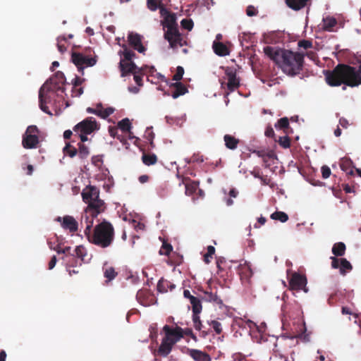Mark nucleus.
I'll use <instances>...</instances> for the list:
<instances>
[{
  "instance_id": "obj_63",
  "label": "nucleus",
  "mask_w": 361,
  "mask_h": 361,
  "mask_svg": "<svg viewBox=\"0 0 361 361\" xmlns=\"http://www.w3.org/2000/svg\"><path fill=\"white\" fill-rule=\"evenodd\" d=\"M83 93L82 87H76L72 89V95L73 97H80Z\"/></svg>"
},
{
  "instance_id": "obj_3",
  "label": "nucleus",
  "mask_w": 361,
  "mask_h": 361,
  "mask_svg": "<svg viewBox=\"0 0 361 361\" xmlns=\"http://www.w3.org/2000/svg\"><path fill=\"white\" fill-rule=\"evenodd\" d=\"M114 236L113 225L106 220H103L94 228L93 233L87 238L90 243L102 248H106L112 245Z\"/></svg>"
},
{
  "instance_id": "obj_16",
  "label": "nucleus",
  "mask_w": 361,
  "mask_h": 361,
  "mask_svg": "<svg viewBox=\"0 0 361 361\" xmlns=\"http://www.w3.org/2000/svg\"><path fill=\"white\" fill-rule=\"evenodd\" d=\"M56 221L61 223L63 228L68 230L71 233H75L78 231V224L72 216L66 215L63 218L59 216Z\"/></svg>"
},
{
  "instance_id": "obj_51",
  "label": "nucleus",
  "mask_w": 361,
  "mask_h": 361,
  "mask_svg": "<svg viewBox=\"0 0 361 361\" xmlns=\"http://www.w3.org/2000/svg\"><path fill=\"white\" fill-rule=\"evenodd\" d=\"M181 26L189 31H190L194 25L193 21L191 19L184 18L180 22Z\"/></svg>"
},
{
  "instance_id": "obj_30",
  "label": "nucleus",
  "mask_w": 361,
  "mask_h": 361,
  "mask_svg": "<svg viewBox=\"0 0 361 361\" xmlns=\"http://www.w3.org/2000/svg\"><path fill=\"white\" fill-rule=\"evenodd\" d=\"M175 287L176 286L174 284L163 279L159 280L157 284V289L161 293H166L168 291L169 289L170 290H172L173 289L175 288Z\"/></svg>"
},
{
  "instance_id": "obj_38",
  "label": "nucleus",
  "mask_w": 361,
  "mask_h": 361,
  "mask_svg": "<svg viewBox=\"0 0 361 361\" xmlns=\"http://www.w3.org/2000/svg\"><path fill=\"white\" fill-rule=\"evenodd\" d=\"M340 263H341V265H340L339 271H340L341 274L345 275V274L348 271H350V270H352L353 267H352L351 264L350 263V262H348L346 259L341 258Z\"/></svg>"
},
{
  "instance_id": "obj_2",
  "label": "nucleus",
  "mask_w": 361,
  "mask_h": 361,
  "mask_svg": "<svg viewBox=\"0 0 361 361\" xmlns=\"http://www.w3.org/2000/svg\"><path fill=\"white\" fill-rule=\"evenodd\" d=\"M325 78L328 85L332 87L341 84L350 87L358 86L361 84V65L356 69L346 64H338L333 71L326 72Z\"/></svg>"
},
{
  "instance_id": "obj_44",
  "label": "nucleus",
  "mask_w": 361,
  "mask_h": 361,
  "mask_svg": "<svg viewBox=\"0 0 361 361\" xmlns=\"http://www.w3.org/2000/svg\"><path fill=\"white\" fill-rule=\"evenodd\" d=\"M274 140L283 148L287 149L290 146V139L288 135L279 136L278 139L276 137Z\"/></svg>"
},
{
  "instance_id": "obj_46",
  "label": "nucleus",
  "mask_w": 361,
  "mask_h": 361,
  "mask_svg": "<svg viewBox=\"0 0 361 361\" xmlns=\"http://www.w3.org/2000/svg\"><path fill=\"white\" fill-rule=\"evenodd\" d=\"M78 155L80 159H83L88 157L90 154L89 148L82 142L78 143Z\"/></svg>"
},
{
  "instance_id": "obj_13",
  "label": "nucleus",
  "mask_w": 361,
  "mask_h": 361,
  "mask_svg": "<svg viewBox=\"0 0 361 361\" xmlns=\"http://www.w3.org/2000/svg\"><path fill=\"white\" fill-rule=\"evenodd\" d=\"M106 204L100 198L87 203L85 212L93 216H98L106 210Z\"/></svg>"
},
{
  "instance_id": "obj_24",
  "label": "nucleus",
  "mask_w": 361,
  "mask_h": 361,
  "mask_svg": "<svg viewBox=\"0 0 361 361\" xmlns=\"http://www.w3.org/2000/svg\"><path fill=\"white\" fill-rule=\"evenodd\" d=\"M183 183L185 184V195L188 196L193 195L196 192L200 184L199 181L191 180L190 178H184Z\"/></svg>"
},
{
  "instance_id": "obj_60",
  "label": "nucleus",
  "mask_w": 361,
  "mask_h": 361,
  "mask_svg": "<svg viewBox=\"0 0 361 361\" xmlns=\"http://www.w3.org/2000/svg\"><path fill=\"white\" fill-rule=\"evenodd\" d=\"M246 13L248 16H255L257 14V11L253 6H248L246 8Z\"/></svg>"
},
{
  "instance_id": "obj_1",
  "label": "nucleus",
  "mask_w": 361,
  "mask_h": 361,
  "mask_svg": "<svg viewBox=\"0 0 361 361\" xmlns=\"http://www.w3.org/2000/svg\"><path fill=\"white\" fill-rule=\"evenodd\" d=\"M264 52L288 75L295 76L302 70L304 63L302 54L270 46L265 47Z\"/></svg>"
},
{
  "instance_id": "obj_9",
  "label": "nucleus",
  "mask_w": 361,
  "mask_h": 361,
  "mask_svg": "<svg viewBox=\"0 0 361 361\" xmlns=\"http://www.w3.org/2000/svg\"><path fill=\"white\" fill-rule=\"evenodd\" d=\"M97 129V123L93 117H88L75 126L73 130L75 133L91 134Z\"/></svg>"
},
{
  "instance_id": "obj_23",
  "label": "nucleus",
  "mask_w": 361,
  "mask_h": 361,
  "mask_svg": "<svg viewBox=\"0 0 361 361\" xmlns=\"http://www.w3.org/2000/svg\"><path fill=\"white\" fill-rule=\"evenodd\" d=\"M97 217V216H91L90 214H87L85 212H84V214H82L81 224H85L84 233L86 237L92 233V228L93 226L94 219Z\"/></svg>"
},
{
  "instance_id": "obj_45",
  "label": "nucleus",
  "mask_w": 361,
  "mask_h": 361,
  "mask_svg": "<svg viewBox=\"0 0 361 361\" xmlns=\"http://www.w3.org/2000/svg\"><path fill=\"white\" fill-rule=\"evenodd\" d=\"M337 22L334 18H326L323 20V29L326 31H331L336 25Z\"/></svg>"
},
{
  "instance_id": "obj_34",
  "label": "nucleus",
  "mask_w": 361,
  "mask_h": 361,
  "mask_svg": "<svg viewBox=\"0 0 361 361\" xmlns=\"http://www.w3.org/2000/svg\"><path fill=\"white\" fill-rule=\"evenodd\" d=\"M345 245L343 243H336L333 245L332 253L335 257H342L345 255Z\"/></svg>"
},
{
  "instance_id": "obj_36",
  "label": "nucleus",
  "mask_w": 361,
  "mask_h": 361,
  "mask_svg": "<svg viewBox=\"0 0 361 361\" xmlns=\"http://www.w3.org/2000/svg\"><path fill=\"white\" fill-rule=\"evenodd\" d=\"M190 302L192 305V314H200L202 310V302L200 298L197 297H194L191 298Z\"/></svg>"
},
{
  "instance_id": "obj_28",
  "label": "nucleus",
  "mask_w": 361,
  "mask_h": 361,
  "mask_svg": "<svg viewBox=\"0 0 361 361\" xmlns=\"http://www.w3.org/2000/svg\"><path fill=\"white\" fill-rule=\"evenodd\" d=\"M214 53L220 56H225L229 54L228 48L222 42H214L212 45Z\"/></svg>"
},
{
  "instance_id": "obj_62",
  "label": "nucleus",
  "mask_w": 361,
  "mask_h": 361,
  "mask_svg": "<svg viewBox=\"0 0 361 361\" xmlns=\"http://www.w3.org/2000/svg\"><path fill=\"white\" fill-rule=\"evenodd\" d=\"M331 267L334 269H339L340 265H341V263H340L341 259H338L336 257H331Z\"/></svg>"
},
{
  "instance_id": "obj_57",
  "label": "nucleus",
  "mask_w": 361,
  "mask_h": 361,
  "mask_svg": "<svg viewBox=\"0 0 361 361\" xmlns=\"http://www.w3.org/2000/svg\"><path fill=\"white\" fill-rule=\"evenodd\" d=\"M274 157V155L272 152H268L264 157L262 158L265 167H269L270 166L269 161L271 159H273Z\"/></svg>"
},
{
  "instance_id": "obj_26",
  "label": "nucleus",
  "mask_w": 361,
  "mask_h": 361,
  "mask_svg": "<svg viewBox=\"0 0 361 361\" xmlns=\"http://www.w3.org/2000/svg\"><path fill=\"white\" fill-rule=\"evenodd\" d=\"M173 345L170 341L163 338L161 343L157 350V354L162 357L168 356L171 352Z\"/></svg>"
},
{
  "instance_id": "obj_12",
  "label": "nucleus",
  "mask_w": 361,
  "mask_h": 361,
  "mask_svg": "<svg viewBox=\"0 0 361 361\" xmlns=\"http://www.w3.org/2000/svg\"><path fill=\"white\" fill-rule=\"evenodd\" d=\"M47 244L51 250H55L58 254H64L65 257H63L62 259L66 260L69 266H74L73 263L71 262V260L74 259V255H72L70 252L71 250V247L66 246L61 248V243H58L56 245H52V238L47 240Z\"/></svg>"
},
{
  "instance_id": "obj_17",
  "label": "nucleus",
  "mask_w": 361,
  "mask_h": 361,
  "mask_svg": "<svg viewBox=\"0 0 361 361\" xmlns=\"http://www.w3.org/2000/svg\"><path fill=\"white\" fill-rule=\"evenodd\" d=\"M82 197L83 201L87 204L99 198V190L95 186L89 185L82 192Z\"/></svg>"
},
{
  "instance_id": "obj_47",
  "label": "nucleus",
  "mask_w": 361,
  "mask_h": 361,
  "mask_svg": "<svg viewBox=\"0 0 361 361\" xmlns=\"http://www.w3.org/2000/svg\"><path fill=\"white\" fill-rule=\"evenodd\" d=\"M63 151L65 154L71 158L74 157L78 154V149L70 143H67Z\"/></svg>"
},
{
  "instance_id": "obj_14",
  "label": "nucleus",
  "mask_w": 361,
  "mask_h": 361,
  "mask_svg": "<svg viewBox=\"0 0 361 361\" xmlns=\"http://www.w3.org/2000/svg\"><path fill=\"white\" fill-rule=\"evenodd\" d=\"M238 271L242 283L243 284L250 285L251 283V279L253 276V271L251 269V266L247 262H245L243 264H239Z\"/></svg>"
},
{
  "instance_id": "obj_4",
  "label": "nucleus",
  "mask_w": 361,
  "mask_h": 361,
  "mask_svg": "<svg viewBox=\"0 0 361 361\" xmlns=\"http://www.w3.org/2000/svg\"><path fill=\"white\" fill-rule=\"evenodd\" d=\"M65 80L66 78L64 74L61 71H57L40 87L39 91V107L42 111L51 114L49 111V107L46 105V104L50 101V97L48 96V93L56 90L64 92V88L60 85H63Z\"/></svg>"
},
{
  "instance_id": "obj_33",
  "label": "nucleus",
  "mask_w": 361,
  "mask_h": 361,
  "mask_svg": "<svg viewBox=\"0 0 361 361\" xmlns=\"http://www.w3.org/2000/svg\"><path fill=\"white\" fill-rule=\"evenodd\" d=\"M87 250L85 247L82 245H79L75 247L74 250V258L77 257L78 259H80L81 262L85 261V257L87 256ZM73 261H75V259L73 260H71V262L73 263Z\"/></svg>"
},
{
  "instance_id": "obj_7",
  "label": "nucleus",
  "mask_w": 361,
  "mask_h": 361,
  "mask_svg": "<svg viewBox=\"0 0 361 361\" xmlns=\"http://www.w3.org/2000/svg\"><path fill=\"white\" fill-rule=\"evenodd\" d=\"M289 289L292 290H302L307 293L309 288L307 287V279L305 275L298 272H293L289 279Z\"/></svg>"
},
{
  "instance_id": "obj_59",
  "label": "nucleus",
  "mask_w": 361,
  "mask_h": 361,
  "mask_svg": "<svg viewBox=\"0 0 361 361\" xmlns=\"http://www.w3.org/2000/svg\"><path fill=\"white\" fill-rule=\"evenodd\" d=\"M264 134L267 137H272L275 140V138L276 137V135H275V133H274V129L273 128L271 127V126L269 125L268 126H267L266 128V130H265V132H264Z\"/></svg>"
},
{
  "instance_id": "obj_50",
  "label": "nucleus",
  "mask_w": 361,
  "mask_h": 361,
  "mask_svg": "<svg viewBox=\"0 0 361 361\" xmlns=\"http://www.w3.org/2000/svg\"><path fill=\"white\" fill-rule=\"evenodd\" d=\"M209 324L212 327L216 334H220L222 332L221 324L219 322L212 320L209 323Z\"/></svg>"
},
{
  "instance_id": "obj_21",
  "label": "nucleus",
  "mask_w": 361,
  "mask_h": 361,
  "mask_svg": "<svg viewBox=\"0 0 361 361\" xmlns=\"http://www.w3.org/2000/svg\"><path fill=\"white\" fill-rule=\"evenodd\" d=\"M312 0H285L286 4L290 9L298 11L311 4Z\"/></svg>"
},
{
  "instance_id": "obj_42",
  "label": "nucleus",
  "mask_w": 361,
  "mask_h": 361,
  "mask_svg": "<svg viewBox=\"0 0 361 361\" xmlns=\"http://www.w3.org/2000/svg\"><path fill=\"white\" fill-rule=\"evenodd\" d=\"M271 219L285 223L288 220V216L283 212L276 211L271 214Z\"/></svg>"
},
{
  "instance_id": "obj_22",
  "label": "nucleus",
  "mask_w": 361,
  "mask_h": 361,
  "mask_svg": "<svg viewBox=\"0 0 361 361\" xmlns=\"http://www.w3.org/2000/svg\"><path fill=\"white\" fill-rule=\"evenodd\" d=\"M170 88L173 89L171 95L173 99H176L188 92L186 86L180 82L171 83Z\"/></svg>"
},
{
  "instance_id": "obj_53",
  "label": "nucleus",
  "mask_w": 361,
  "mask_h": 361,
  "mask_svg": "<svg viewBox=\"0 0 361 361\" xmlns=\"http://www.w3.org/2000/svg\"><path fill=\"white\" fill-rule=\"evenodd\" d=\"M281 311L283 312V315L285 317H290V304L286 302H284V304L281 307Z\"/></svg>"
},
{
  "instance_id": "obj_29",
  "label": "nucleus",
  "mask_w": 361,
  "mask_h": 361,
  "mask_svg": "<svg viewBox=\"0 0 361 361\" xmlns=\"http://www.w3.org/2000/svg\"><path fill=\"white\" fill-rule=\"evenodd\" d=\"M224 140L226 147L231 150L235 149L240 142L239 139L235 138L234 136L228 134H226L224 136Z\"/></svg>"
},
{
  "instance_id": "obj_8",
  "label": "nucleus",
  "mask_w": 361,
  "mask_h": 361,
  "mask_svg": "<svg viewBox=\"0 0 361 361\" xmlns=\"http://www.w3.org/2000/svg\"><path fill=\"white\" fill-rule=\"evenodd\" d=\"M164 37L169 42V47L173 49H176L178 47L185 46L187 44L180 33L178 28L177 30L165 31Z\"/></svg>"
},
{
  "instance_id": "obj_6",
  "label": "nucleus",
  "mask_w": 361,
  "mask_h": 361,
  "mask_svg": "<svg viewBox=\"0 0 361 361\" xmlns=\"http://www.w3.org/2000/svg\"><path fill=\"white\" fill-rule=\"evenodd\" d=\"M97 56L90 57L82 53L73 52L71 56L73 63L76 66L82 75L84 74V68L86 66H93L97 63Z\"/></svg>"
},
{
  "instance_id": "obj_31",
  "label": "nucleus",
  "mask_w": 361,
  "mask_h": 361,
  "mask_svg": "<svg viewBox=\"0 0 361 361\" xmlns=\"http://www.w3.org/2000/svg\"><path fill=\"white\" fill-rule=\"evenodd\" d=\"M147 6L151 11H156L159 9L160 14L161 8H166L162 0H147Z\"/></svg>"
},
{
  "instance_id": "obj_32",
  "label": "nucleus",
  "mask_w": 361,
  "mask_h": 361,
  "mask_svg": "<svg viewBox=\"0 0 361 361\" xmlns=\"http://www.w3.org/2000/svg\"><path fill=\"white\" fill-rule=\"evenodd\" d=\"M97 115L99 117L102 118H106L111 114H112L114 111V109L112 107H108L104 109L102 104H98L97 105Z\"/></svg>"
},
{
  "instance_id": "obj_11",
  "label": "nucleus",
  "mask_w": 361,
  "mask_h": 361,
  "mask_svg": "<svg viewBox=\"0 0 361 361\" xmlns=\"http://www.w3.org/2000/svg\"><path fill=\"white\" fill-rule=\"evenodd\" d=\"M160 15L164 18L161 24L164 27L167 28L166 30H177L178 28L175 13H171L166 8H161Z\"/></svg>"
},
{
  "instance_id": "obj_18",
  "label": "nucleus",
  "mask_w": 361,
  "mask_h": 361,
  "mask_svg": "<svg viewBox=\"0 0 361 361\" xmlns=\"http://www.w3.org/2000/svg\"><path fill=\"white\" fill-rule=\"evenodd\" d=\"M226 75L227 76L228 82L227 88L230 92H233L240 87V80L237 78L235 71L228 68L226 71Z\"/></svg>"
},
{
  "instance_id": "obj_55",
  "label": "nucleus",
  "mask_w": 361,
  "mask_h": 361,
  "mask_svg": "<svg viewBox=\"0 0 361 361\" xmlns=\"http://www.w3.org/2000/svg\"><path fill=\"white\" fill-rule=\"evenodd\" d=\"M298 44L299 47L302 48L304 49H307L312 47V42L306 39L300 40Z\"/></svg>"
},
{
  "instance_id": "obj_64",
  "label": "nucleus",
  "mask_w": 361,
  "mask_h": 361,
  "mask_svg": "<svg viewBox=\"0 0 361 361\" xmlns=\"http://www.w3.org/2000/svg\"><path fill=\"white\" fill-rule=\"evenodd\" d=\"M118 126H110L109 128V133L110 135L113 137H116L118 135Z\"/></svg>"
},
{
  "instance_id": "obj_27",
  "label": "nucleus",
  "mask_w": 361,
  "mask_h": 361,
  "mask_svg": "<svg viewBox=\"0 0 361 361\" xmlns=\"http://www.w3.org/2000/svg\"><path fill=\"white\" fill-rule=\"evenodd\" d=\"M202 300L207 302H213L219 306H221L223 305L222 300L216 294V293H214L212 292L204 291V295L202 297Z\"/></svg>"
},
{
  "instance_id": "obj_52",
  "label": "nucleus",
  "mask_w": 361,
  "mask_h": 361,
  "mask_svg": "<svg viewBox=\"0 0 361 361\" xmlns=\"http://www.w3.org/2000/svg\"><path fill=\"white\" fill-rule=\"evenodd\" d=\"M184 74V69L181 66H178L176 68V73L173 76V80L178 82L183 78Z\"/></svg>"
},
{
  "instance_id": "obj_35",
  "label": "nucleus",
  "mask_w": 361,
  "mask_h": 361,
  "mask_svg": "<svg viewBox=\"0 0 361 361\" xmlns=\"http://www.w3.org/2000/svg\"><path fill=\"white\" fill-rule=\"evenodd\" d=\"M275 128L277 130H283L284 133H288V130L290 128L289 120L287 117H283L278 120L275 123Z\"/></svg>"
},
{
  "instance_id": "obj_48",
  "label": "nucleus",
  "mask_w": 361,
  "mask_h": 361,
  "mask_svg": "<svg viewBox=\"0 0 361 361\" xmlns=\"http://www.w3.org/2000/svg\"><path fill=\"white\" fill-rule=\"evenodd\" d=\"M172 250H173V247L171 244L164 243L160 250H159V253H160V255L169 256L170 255V253L171 252Z\"/></svg>"
},
{
  "instance_id": "obj_43",
  "label": "nucleus",
  "mask_w": 361,
  "mask_h": 361,
  "mask_svg": "<svg viewBox=\"0 0 361 361\" xmlns=\"http://www.w3.org/2000/svg\"><path fill=\"white\" fill-rule=\"evenodd\" d=\"M104 277L106 279H107V280L109 281L115 279L116 277V276L118 275V273L115 271L114 268H113L112 267H104Z\"/></svg>"
},
{
  "instance_id": "obj_56",
  "label": "nucleus",
  "mask_w": 361,
  "mask_h": 361,
  "mask_svg": "<svg viewBox=\"0 0 361 361\" xmlns=\"http://www.w3.org/2000/svg\"><path fill=\"white\" fill-rule=\"evenodd\" d=\"M140 71L139 70V71H135V73H133V79L135 82V83L138 85V86H142V75L139 74V72Z\"/></svg>"
},
{
  "instance_id": "obj_40",
  "label": "nucleus",
  "mask_w": 361,
  "mask_h": 361,
  "mask_svg": "<svg viewBox=\"0 0 361 361\" xmlns=\"http://www.w3.org/2000/svg\"><path fill=\"white\" fill-rule=\"evenodd\" d=\"M199 314H192L193 326L196 330L202 331L203 336H205L207 334L204 330H202L203 326L202 324Z\"/></svg>"
},
{
  "instance_id": "obj_49",
  "label": "nucleus",
  "mask_w": 361,
  "mask_h": 361,
  "mask_svg": "<svg viewBox=\"0 0 361 361\" xmlns=\"http://www.w3.org/2000/svg\"><path fill=\"white\" fill-rule=\"evenodd\" d=\"M353 162L350 159L343 158L341 159L340 163V167L342 171H347L352 165Z\"/></svg>"
},
{
  "instance_id": "obj_61",
  "label": "nucleus",
  "mask_w": 361,
  "mask_h": 361,
  "mask_svg": "<svg viewBox=\"0 0 361 361\" xmlns=\"http://www.w3.org/2000/svg\"><path fill=\"white\" fill-rule=\"evenodd\" d=\"M85 81V79L81 78L78 76H75V78L73 80V88H76L82 85V83Z\"/></svg>"
},
{
  "instance_id": "obj_10",
  "label": "nucleus",
  "mask_w": 361,
  "mask_h": 361,
  "mask_svg": "<svg viewBox=\"0 0 361 361\" xmlns=\"http://www.w3.org/2000/svg\"><path fill=\"white\" fill-rule=\"evenodd\" d=\"M163 331L165 334L164 338L173 345L183 338V329L177 326L175 328H172L169 325H165L163 327Z\"/></svg>"
},
{
  "instance_id": "obj_39",
  "label": "nucleus",
  "mask_w": 361,
  "mask_h": 361,
  "mask_svg": "<svg viewBox=\"0 0 361 361\" xmlns=\"http://www.w3.org/2000/svg\"><path fill=\"white\" fill-rule=\"evenodd\" d=\"M122 47L123 48V51H120L119 54L123 56V59L122 60H126V61H132L133 57L135 56V54L130 50L126 44H123Z\"/></svg>"
},
{
  "instance_id": "obj_37",
  "label": "nucleus",
  "mask_w": 361,
  "mask_h": 361,
  "mask_svg": "<svg viewBox=\"0 0 361 361\" xmlns=\"http://www.w3.org/2000/svg\"><path fill=\"white\" fill-rule=\"evenodd\" d=\"M142 161L147 166L154 165L157 162V157L154 154L143 153Z\"/></svg>"
},
{
  "instance_id": "obj_19",
  "label": "nucleus",
  "mask_w": 361,
  "mask_h": 361,
  "mask_svg": "<svg viewBox=\"0 0 361 361\" xmlns=\"http://www.w3.org/2000/svg\"><path fill=\"white\" fill-rule=\"evenodd\" d=\"M137 66L133 61H126L121 60L119 63V69L121 77H125L129 73H133L137 70Z\"/></svg>"
},
{
  "instance_id": "obj_41",
  "label": "nucleus",
  "mask_w": 361,
  "mask_h": 361,
  "mask_svg": "<svg viewBox=\"0 0 361 361\" xmlns=\"http://www.w3.org/2000/svg\"><path fill=\"white\" fill-rule=\"evenodd\" d=\"M118 128H120L123 133H130L131 128V123L128 118H123L118 123Z\"/></svg>"
},
{
  "instance_id": "obj_54",
  "label": "nucleus",
  "mask_w": 361,
  "mask_h": 361,
  "mask_svg": "<svg viewBox=\"0 0 361 361\" xmlns=\"http://www.w3.org/2000/svg\"><path fill=\"white\" fill-rule=\"evenodd\" d=\"M62 41H66V38L64 37H59L57 38V48L58 50L61 53H64L66 51V47L63 44H61Z\"/></svg>"
},
{
  "instance_id": "obj_58",
  "label": "nucleus",
  "mask_w": 361,
  "mask_h": 361,
  "mask_svg": "<svg viewBox=\"0 0 361 361\" xmlns=\"http://www.w3.org/2000/svg\"><path fill=\"white\" fill-rule=\"evenodd\" d=\"M322 178L324 179L328 178L331 175V169L329 166L324 165L321 169Z\"/></svg>"
},
{
  "instance_id": "obj_5",
  "label": "nucleus",
  "mask_w": 361,
  "mask_h": 361,
  "mask_svg": "<svg viewBox=\"0 0 361 361\" xmlns=\"http://www.w3.org/2000/svg\"><path fill=\"white\" fill-rule=\"evenodd\" d=\"M39 130L36 126H29L22 137V145L25 149H35L39 143Z\"/></svg>"
},
{
  "instance_id": "obj_15",
  "label": "nucleus",
  "mask_w": 361,
  "mask_h": 361,
  "mask_svg": "<svg viewBox=\"0 0 361 361\" xmlns=\"http://www.w3.org/2000/svg\"><path fill=\"white\" fill-rule=\"evenodd\" d=\"M142 37L137 33L130 32L128 35L129 45L139 53L145 54L146 48L142 43Z\"/></svg>"
},
{
  "instance_id": "obj_20",
  "label": "nucleus",
  "mask_w": 361,
  "mask_h": 361,
  "mask_svg": "<svg viewBox=\"0 0 361 361\" xmlns=\"http://www.w3.org/2000/svg\"><path fill=\"white\" fill-rule=\"evenodd\" d=\"M136 298L143 306H149L153 300V295L147 289H141L137 291Z\"/></svg>"
},
{
  "instance_id": "obj_25",
  "label": "nucleus",
  "mask_w": 361,
  "mask_h": 361,
  "mask_svg": "<svg viewBox=\"0 0 361 361\" xmlns=\"http://www.w3.org/2000/svg\"><path fill=\"white\" fill-rule=\"evenodd\" d=\"M190 356L195 361H211L210 355L206 353L196 349L189 350Z\"/></svg>"
}]
</instances>
